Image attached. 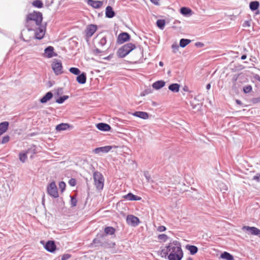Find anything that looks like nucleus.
Masks as SVG:
<instances>
[{"mask_svg":"<svg viewBox=\"0 0 260 260\" xmlns=\"http://www.w3.org/2000/svg\"><path fill=\"white\" fill-rule=\"evenodd\" d=\"M43 20V15L40 12L34 11L27 15L26 21H34L36 25H40Z\"/></svg>","mask_w":260,"mask_h":260,"instance_id":"20e7f679","label":"nucleus"},{"mask_svg":"<svg viewBox=\"0 0 260 260\" xmlns=\"http://www.w3.org/2000/svg\"><path fill=\"white\" fill-rule=\"evenodd\" d=\"M34 135V134H32L30 135L31 136H32Z\"/></svg>","mask_w":260,"mask_h":260,"instance_id":"774afa93","label":"nucleus"},{"mask_svg":"<svg viewBox=\"0 0 260 260\" xmlns=\"http://www.w3.org/2000/svg\"><path fill=\"white\" fill-rule=\"evenodd\" d=\"M44 53L45 56L47 58H51L57 55L56 53H54V48L51 46H48L45 49Z\"/></svg>","mask_w":260,"mask_h":260,"instance_id":"2eb2a0df","label":"nucleus"},{"mask_svg":"<svg viewBox=\"0 0 260 260\" xmlns=\"http://www.w3.org/2000/svg\"><path fill=\"white\" fill-rule=\"evenodd\" d=\"M53 95V93L51 91H49L47 92L40 100V103L42 104H45L51 100Z\"/></svg>","mask_w":260,"mask_h":260,"instance_id":"4be33fe9","label":"nucleus"},{"mask_svg":"<svg viewBox=\"0 0 260 260\" xmlns=\"http://www.w3.org/2000/svg\"><path fill=\"white\" fill-rule=\"evenodd\" d=\"M236 103L237 104H239V105H241L242 102L240 100H236Z\"/></svg>","mask_w":260,"mask_h":260,"instance_id":"680f3d73","label":"nucleus"},{"mask_svg":"<svg viewBox=\"0 0 260 260\" xmlns=\"http://www.w3.org/2000/svg\"><path fill=\"white\" fill-rule=\"evenodd\" d=\"M185 248L189 251V252L191 255L195 254L198 251V248L194 245H186Z\"/></svg>","mask_w":260,"mask_h":260,"instance_id":"bb28decb","label":"nucleus"},{"mask_svg":"<svg viewBox=\"0 0 260 260\" xmlns=\"http://www.w3.org/2000/svg\"><path fill=\"white\" fill-rule=\"evenodd\" d=\"M32 5L37 8H42L43 7V3L41 0H35L32 2Z\"/></svg>","mask_w":260,"mask_h":260,"instance_id":"c9c22d12","label":"nucleus"},{"mask_svg":"<svg viewBox=\"0 0 260 260\" xmlns=\"http://www.w3.org/2000/svg\"><path fill=\"white\" fill-rule=\"evenodd\" d=\"M149 93H150V89H147V90H145V91H144L143 92H142L141 94V95L145 96V95L148 94Z\"/></svg>","mask_w":260,"mask_h":260,"instance_id":"5fc2aeb1","label":"nucleus"},{"mask_svg":"<svg viewBox=\"0 0 260 260\" xmlns=\"http://www.w3.org/2000/svg\"><path fill=\"white\" fill-rule=\"evenodd\" d=\"M165 24L166 21L164 19H158L156 21L157 26L161 30L165 28Z\"/></svg>","mask_w":260,"mask_h":260,"instance_id":"f704fd0d","label":"nucleus"},{"mask_svg":"<svg viewBox=\"0 0 260 260\" xmlns=\"http://www.w3.org/2000/svg\"><path fill=\"white\" fill-rule=\"evenodd\" d=\"M180 85L178 83H172L169 86V89L173 92H178L179 91Z\"/></svg>","mask_w":260,"mask_h":260,"instance_id":"c756f323","label":"nucleus"},{"mask_svg":"<svg viewBox=\"0 0 260 260\" xmlns=\"http://www.w3.org/2000/svg\"><path fill=\"white\" fill-rule=\"evenodd\" d=\"M112 148V146H105L96 148L92 150V152L95 154H98L100 153H106L109 152Z\"/></svg>","mask_w":260,"mask_h":260,"instance_id":"9d476101","label":"nucleus"},{"mask_svg":"<svg viewBox=\"0 0 260 260\" xmlns=\"http://www.w3.org/2000/svg\"><path fill=\"white\" fill-rule=\"evenodd\" d=\"M195 46H196V47H200V48H201V47H203L204 46V44H203V43H202V42H198L196 43V44H195Z\"/></svg>","mask_w":260,"mask_h":260,"instance_id":"6e6d98bb","label":"nucleus"},{"mask_svg":"<svg viewBox=\"0 0 260 260\" xmlns=\"http://www.w3.org/2000/svg\"><path fill=\"white\" fill-rule=\"evenodd\" d=\"M9 123L4 121L0 123V136L4 134L8 129Z\"/></svg>","mask_w":260,"mask_h":260,"instance_id":"5701e85b","label":"nucleus"},{"mask_svg":"<svg viewBox=\"0 0 260 260\" xmlns=\"http://www.w3.org/2000/svg\"><path fill=\"white\" fill-rule=\"evenodd\" d=\"M220 257L222 259H225L226 260H234V257L233 255L226 251H224L221 254Z\"/></svg>","mask_w":260,"mask_h":260,"instance_id":"7c9ffc66","label":"nucleus"},{"mask_svg":"<svg viewBox=\"0 0 260 260\" xmlns=\"http://www.w3.org/2000/svg\"><path fill=\"white\" fill-rule=\"evenodd\" d=\"M69 184L71 186H74L76 184V180L75 178H71L69 181Z\"/></svg>","mask_w":260,"mask_h":260,"instance_id":"09e8293b","label":"nucleus"},{"mask_svg":"<svg viewBox=\"0 0 260 260\" xmlns=\"http://www.w3.org/2000/svg\"><path fill=\"white\" fill-rule=\"evenodd\" d=\"M47 191L49 196L54 198H57L59 196L57 188L54 181L51 182L48 185Z\"/></svg>","mask_w":260,"mask_h":260,"instance_id":"39448f33","label":"nucleus"},{"mask_svg":"<svg viewBox=\"0 0 260 260\" xmlns=\"http://www.w3.org/2000/svg\"><path fill=\"white\" fill-rule=\"evenodd\" d=\"M107 43V39L106 37H103L99 42V44L101 46H104Z\"/></svg>","mask_w":260,"mask_h":260,"instance_id":"c03bdc74","label":"nucleus"},{"mask_svg":"<svg viewBox=\"0 0 260 260\" xmlns=\"http://www.w3.org/2000/svg\"><path fill=\"white\" fill-rule=\"evenodd\" d=\"M93 177L94 185L98 190H102L104 184V178L103 175L98 171L93 173Z\"/></svg>","mask_w":260,"mask_h":260,"instance_id":"7ed1b4c3","label":"nucleus"},{"mask_svg":"<svg viewBox=\"0 0 260 260\" xmlns=\"http://www.w3.org/2000/svg\"><path fill=\"white\" fill-rule=\"evenodd\" d=\"M191 42V40L187 39H181L180 40L179 46L184 48L186 47L188 44H189Z\"/></svg>","mask_w":260,"mask_h":260,"instance_id":"473e14b6","label":"nucleus"},{"mask_svg":"<svg viewBox=\"0 0 260 260\" xmlns=\"http://www.w3.org/2000/svg\"><path fill=\"white\" fill-rule=\"evenodd\" d=\"M259 6V3L258 1H252L249 3V8L252 11H256Z\"/></svg>","mask_w":260,"mask_h":260,"instance_id":"c85d7f7f","label":"nucleus"},{"mask_svg":"<svg viewBox=\"0 0 260 260\" xmlns=\"http://www.w3.org/2000/svg\"><path fill=\"white\" fill-rule=\"evenodd\" d=\"M70 72L74 75H78L80 73V70L75 67H72L69 69Z\"/></svg>","mask_w":260,"mask_h":260,"instance_id":"ea45409f","label":"nucleus"},{"mask_svg":"<svg viewBox=\"0 0 260 260\" xmlns=\"http://www.w3.org/2000/svg\"><path fill=\"white\" fill-rule=\"evenodd\" d=\"M131 39L130 35L126 32L120 33L117 37V42L119 44H123V43L129 41Z\"/></svg>","mask_w":260,"mask_h":260,"instance_id":"6e6552de","label":"nucleus"},{"mask_svg":"<svg viewBox=\"0 0 260 260\" xmlns=\"http://www.w3.org/2000/svg\"><path fill=\"white\" fill-rule=\"evenodd\" d=\"M70 127L68 123H61L56 126L55 129L58 132L67 130Z\"/></svg>","mask_w":260,"mask_h":260,"instance_id":"a878e982","label":"nucleus"},{"mask_svg":"<svg viewBox=\"0 0 260 260\" xmlns=\"http://www.w3.org/2000/svg\"><path fill=\"white\" fill-rule=\"evenodd\" d=\"M159 65L160 66H161V67H162V66H163V65H164V63H163V62H162V61H159Z\"/></svg>","mask_w":260,"mask_h":260,"instance_id":"e2e57ef3","label":"nucleus"},{"mask_svg":"<svg viewBox=\"0 0 260 260\" xmlns=\"http://www.w3.org/2000/svg\"><path fill=\"white\" fill-rule=\"evenodd\" d=\"M71 255L70 254H64L62 255L61 260H67L71 257Z\"/></svg>","mask_w":260,"mask_h":260,"instance_id":"3c124183","label":"nucleus"},{"mask_svg":"<svg viewBox=\"0 0 260 260\" xmlns=\"http://www.w3.org/2000/svg\"><path fill=\"white\" fill-rule=\"evenodd\" d=\"M126 222L132 226H136L140 223V220L138 217L134 215H128L126 217Z\"/></svg>","mask_w":260,"mask_h":260,"instance_id":"0eeeda50","label":"nucleus"},{"mask_svg":"<svg viewBox=\"0 0 260 260\" xmlns=\"http://www.w3.org/2000/svg\"><path fill=\"white\" fill-rule=\"evenodd\" d=\"M87 3L88 5L91 6L94 9H99L101 8L103 4V2L102 1L95 0H87Z\"/></svg>","mask_w":260,"mask_h":260,"instance_id":"dca6fc26","label":"nucleus"},{"mask_svg":"<svg viewBox=\"0 0 260 260\" xmlns=\"http://www.w3.org/2000/svg\"><path fill=\"white\" fill-rule=\"evenodd\" d=\"M44 247L47 251L52 253L56 250V246L54 241H48L46 242Z\"/></svg>","mask_w":260,"mask_h":260,"instance_id":"ddd939ff","label":"nucleus"},{"mask_svg":"<svg viewBox=\"0 0 260 260\" xmlns=\"http://www.w3.org/2000/svg\"><path fill=\"white\" fill-rule=\"evenodd\" d=\"M169 254V251L168 246L166 247V249H162L160 252V255L161 256V257H166L167 256H168Z\"/></svg>","mask_w":260,"mask_h":260,"instance_id":"4c0bfd02","label":"nucleus"},{"mask_svg":"<svg viewBox=\"0 0 260 260\" xmlns=\"http://www.w3.org/2000/svg\"><path fill=\"white\" fill-rule=\"evenodd\" d=\"M159 1L160 0H150L151 2L154 4L155 5H156V6H159Z\"/></svg>","mask_w":260,"mask_h":260,"instance_id":"4d7b16f0","label":"nucleus"},{"mask_svg":"<svg viewBox=\"0 0 260 260\" xmlns=\"http://www.w3.org/2000/svg\"><path fill=\"white\" fill-rule=\"evenodd\" d=\"M191 9L187 7H182L180 9V13L184 16L191 14Z\"/></svg>","mask_w":260,"mask_h":260,"instance_id":"72a5a7b5","label":"nucleus"},{"mask_svg":"<svg viewBox=\"0 0 260 260\" xmlns=\"http://www.w3.org/2000/svg\"><path fill=\"white\" fill-rule=\"evenodd\" d=\"M115 243L109 242L108 241L104 239L101 247H103L105 248H113L115 246Z\"/></svg>","mask_w":260,"mask_h":260,"instance_id":"2f4dec72","label":"nucleus"},{"mask_svg":"<svg viewBox=\"0 0 260 260\" xmlns=\"http://www.w3.org/2000/svg\"><path fill=\"white\" fill-rule=\"evenodd\" d=\"M206 89H207V90L210 89V88H211V84H210V83L207 84L206 85Z\"/></svg>","mask_w":260,"mask_h":260,"instance_id":"052dcab7","label":"nucleus"},{"mask_svg":"<svg viewBox=\"0 0 260 260\" xmlns=\"http://www.w3.org/2000/svg\"><path fill=\"white\" fill-rule=\"evenodd\" d=\"M255 100L258 102H260V97L259 98H256L255 99Z\"/></svg>","mask_w":260,"mask_h":260,"instance_id":"0e129e2a","label":"nucleus"},{"mask_svg":"<svg viewBox=\"0 0 260 260\" xmlns=\"http://www.w3.org/2000/svg\"><path fill=\"white\" fill-rule=\"evenodd\" d=\"M247 58V55L246 54H243L241 56V59L242 60H244Z\"/></svg>","mask_w":260,"mask_h":260,"instance_id":"bf43d9fd","label":"nucleus"},{"mask_svg":"<svg viewBox=\"0 0 260 260\" xmlns=\"http://www.w3.org/2000/svg\"><path fill=\"white\" fill-rule=\"evenodd\" d=\"M167 228L164 225L159 226L157 229V231L159 232H165Z\"/></svg>","mask_w":260,"mask_h":260,"instance_id":"603ef678","label":"nucleus"},{"mask_svg":"<svg viewBox=\"0 0 260 260\" xmlns=\"http://www.w3.org/2000/svg\"><path fill=\"white\" fill-rule=\"evenodd\" d=\"M68 99H69L68 95L61 96L56 100V102L58 104H62Z\"/></svg>","mask_w":260,"mask_h":260,"instance_id":"58836bf2","label":"nucleus"},{"mask_svg":"<svg viewBox=\"0 0 260 260\" xmlns=\"http://www.w3.org/2000/svg\"><path fill=\"white\" fill-rule=\"evenodd\" d=\"M45 35V32L42 28H39L36 30L35 38L38 40H41Z\"/></svg>","mask_w":260,"mask_h":260,"instance_id":"393cba45","label":"nucleus"},{"mask_svg":"<svg viewBox=\"0 0 260 260\" xmlns=\"http://www.w3.org/2000/svg\"><path fill=\"white\" fill-rule=\"evenodd\" d=\"M144 175L148 182L152 181L151 176L149 175L148 172H145L144 173Z\"/></svg>","mask_w":260,"mask_h":260,"instance_id":"a18cd8bd","label":"nucleus"},{"mask_svg":"<svg viewBox=\"0 0 260 260\" xmlns=\"http://www.w3.org/2000/svg\"><path fill=\"white\" fill-rule=\"evenodd\" d=\"M115 229L112 226H106L104 229L105 236L107 235H113L115 233Z\"/></svg>","mask_w":260,"mask_h":260,"instance_id":"cd10ccee","label":"nucleus"},{"mask_svg":"<svg viewBox=\"0 0 260 260\" xmlns=\"http://www.w3.org/2000/svg\"><path fill=\"white\" fill-rule=\"evenodd\" d=\"M10 140V137L9 136H4L2 140V143L5 144L8 142Z\"/></svg>","mask_w":260,"mask_h":260,"instance_id":"49530a36","label":"nucleus"},{"mask_svg":"<svg viewBox=\"0 0 260 260\" xmlns=\"http://www.w3.org/2000/svg\"><path fill=\"white\" fill-rule=\"evenodd\" d=\"M105 238V235L104 234H97L96 238L93 240L92 244H94L95 247L102 246L103 240Z\"/></svg>","mask_w":260,"mask_h":260,"instance_id":"9b49d317","label":"nucleus"},{"mask_svg":"<svg viewBox=\"0 0 260 260\" xmlns=\"http://www.w3.org/2000/svg\"><path fill=\"white\" fill-rule=\"evenodd\" d=\"M96 128L103 132H109L111 130V127L110 125L107 123L101 122L96 124Z\"/></svg>","mask_w":260,"mask_h":260,"instance_id":"4468645a","label":"nucleus"},{"mask_svg":"<svg viewBox=\"0 0 260 260\" xmlns=\"http://www.w3.org/2000/svg\"><path fill=\"white\" fill-rule=\"evenodd\" d=\"M169 239V237L164 234H159L157 236V239L159 240L160 242H165Z\"/></svg>","mask_w":260,"mask_h":260,"instance_id":"e433bc0d","label":"nucleus"},{"mask_svg":"<svg viewBox=\"0 0 260 260\" xmlns=\"http://www.w3.org/2000/svg\"><path fill=\"white\" fill-rule=\"evenodd\" d=\"M188 260H192V258H191V257H189V258H188Z\"/></svg>","mask_w":260,"mask_h":260,"instance_id":"338daca9","label":"nucleus"},{"mask_svg":"<svg viewBox=\"0 0 260 260\" xmlns=\"http://www.w3.org/2000/svg\"><path fill=\"white\" fill-rule=\"evenodd\" d=\"M165 82L162 80H158L154 82L152 84V87L155 89H159L165 85Z\"/></svg>","mask_w":260,"mask_h":260,"instance_id":"b1692460","label":"nucleus"},{"mask_svg":"<svg viewBox=\"0 0 260 260\" xmlns=\"http://www.w3.org/2000/svg\"><path fill=\"white\" fill-rule=\"evenodd\" d=\"M169 254L168 256L169 260H181L183 256V251L180 243L176 240L170 243L168 246Z\"/></svg>","mask_w":260,"mask_h":260,"instance_id":"f257e3e1","label":"nucleus"},{"mask_svg":"<svg viewBox=\"0 0 260 260\" xmlns=\"http://www.w3.org/2000/svg\"><path fill=\"white\" fill-rule=\"evenodd\" d=\"M115 15V13L111 6H108L106 8L105 16L107 18H112Z\"/></svg>","mask_w":260,"mask_h":260,"instance_id":"aec40b11","label":"nucleus"},{"mask_svg":"<svg viewBox=\"0 0 260 260\" xmlns=\"http://www.w3.org/2000/svg\"><path fill=\"white\" fill-rule=\"evenodd\" d=\"M52 68L56 75L63 73L62 66L60 60L54 59L52 63Z\"/></svg>","mask_w":260,"mask_h":260,"instance_id":"423d86ee","label":"nucleus"},{"mask_svg":"<svg viewBox=\"0 0 260 260\" xmlns=\"http://www.w3.org/2000/svg\"><path fill=\"white\" fill-rule=\"evenodd\" d=\"M58 185H59V188L61 190V191L63 192L65 190V188L66 187V183L63 181H60Z\"/></svg>","mask_w":260,"mask_h":260,"instance_id":"37998d69","label":"nucleus"},{"mask_svg":"<svg viewBox=\"0 0 260 260\" xmlns=\"http://www.w3.org/2000/svg\"><path fill=\"white\" fill-rule=\"evenodd\" d=\"M97 29V26L95 24H89L86 27L85 30L86 36L87 38L91 37Z\"/></svg>","mask_w":260,"mask_h":260,"instance_id":"f8f14e48","label":"nucleus"},{"mask_svg":"<svg viewBox=\"0 0 260 260\" xmlns=\"http://www.w3.org/2000/svg\"><path fill=\"white\" fill-rule=\"evenodd\" d=\"M36 146L35 145H32L31 146L30 149L28 150L27 151L25 152H20L19 154V160L23 163L25 162L27 159V153H28V151H32L33 154H35L36 153Z\"/></svg>","mask_w":260,"mask_h":260,"instance_id":"1a4fd4ad","label":"nucleus"},{"mask_svg":"<svg viewBox=\"0 0 260 260\" xmlns=\"http://www.w3.org/2000/svg\"><path fill=\"white\" fill-rule=\"evenodd\" d=\"M172 49L174 53H176L178 51L179 46L177 44H173L172 45Z\"/></svg>","mask_w":260,"mask_h":260,"instance_id":"de8ad7c7","label":"nucleus"},{"mask_svg":"<svg viewBox=\"0 0 260 260\" xmlns=\"http://www.w3.org/2000/svg\"><path fill=\"white\" fill-rule=\"evenodd\" d=\"M102 51L101 50H100L98 48H96L94 50H93V53L95 54H99L100 53H102Z\"/></svg>","mask_w":260,"mask_h":260,"instance_id":"13d9d810","label":"nucleus"},{"mask_svg":"<svg viewBox=\"0 0 260 260\" xmlns=\"http://www.w3.org/2000/svg\"><path fill=\"white\" fill-rule=\"evenodd\" d=\"M123 198L128 201H140L142 199L141 197L136 196L131 192H129L127 194L124 196Z\"/></svg>","mask_w":260,"mask_h":260,"instance_id":"6ab92c4d","label":"nucleus"},{"mask_svg":"<svg viewBox=\"0 0 260 260\" xmlns=\"http://www.w3.org/2000/svg\"><path fill=\"white\" fill-rule=\"evenodd\" d=\"M76 80L79 84H85L86 82V74L84 72L80 73L77 77Z\"/></svg>","mask_w":260,"mask_h":260,"instance_id":"412c9836","label":"nucleus"},{"mask_svg":"<svg viewBox=\"0 0 260 260\" xmlns=\"http://www.w3.org/2000/svg\"><path fill=\"white\" fill-rule=\"evenodd\" d=\"M256 79H257L258 81H260V77L257 76V78H256Z\"/></svg>","mask_w":260,"mask_h":260,"instance_id":"69168bd1","label":"nucleus"},{"mask_svg":"<svg viewBox=\"0 0 260 260\" xmlns=\"http://www.w3.org/2000/svg\"><path fill=\"white\" fill-rule=\"evenodd\" d=\"M243 229L249 232L251 235L255 236L260 235V230L255 227L245 226L243 227Z\"/></svg>","mask_w":260,"mask_h":260,"instance_id":"a211bd4d","label":"nucleus"},{"mask_svg":"<svg viewBox=\"0 0 260 260\" xmlns=\"http://www.w3.org/2000/svg\"><path fill=\"white\" fill-rule=\"evenodd\" d=\"M71 198V205L72 207H75L77 205V200L76 197L70 196Z\"/></svg>","mask_w":260,"mask_h":260,"instance_id":"79ce46f5","label":"nucleus"},{"mask_svg":"<svg viewBox=\"0 0 260 260\" xmlns=\"http://www.w3.org/2000/svg\"><path fill=\"white\" fill-rule=\"evenodd\" d=\"M252 87L250 85L244 86L243 88V91L245 93H248L251 91Z\"/></svg>","mask_w":260,"mask_h":260,"instance_id":"a19ab883","label":"nucleus"},{"mask_svg":"<svg viewBox=\"0 0 260 260\" xmlns=\"http://www.w3.org/2000/svg\"><path fill=\"white\" fill-rule=\"evenodd\" d=\"M135 48V45L132 43L125 44L118 49L117 55L119 58H123Z\"/></svg>","mask_w":260,"mask_h":260,"instance_id":"f03ea898","label":"nucleus"},{"mask_svg":"<svg viewBox=\"0 0 260 260\" xmlns=\"http://www.w3.org/2000/svg\"><path fill=\"white\" fill-rule=\"evenodd\" d=\"M131 114L135 117H139L142 119H147L149 118V114L143 111H136Z\"/></svg>","mask_w":260,"mask_h":260,"instance_id":"f3484780","label":"nucleus"},{"mask_svg":"<svg viewBox=\"0 0 260 260\" xmlns=\"http://www.w3.org/2000/svg\"><path fill=\"white\" fill-rule=\"evenodd\" d=\"M252 180L259 182L260 181V173H257L256 175L254 176L252 178Z\"/></svg>","mask_w":260,"mask_h":260,"instance_id":"8fccbe9b","label":"nucleus"},{"mask_svg":"<svg viewBox=\"0 0 260 260\" xmlns=\"http://www.w3.org/2000/svg\"><path fill=\"white\" fill-rule=\"evenodd\" d=\"M250 21H251V20L250 21L249 20L245 21L242 24L243 27H249L250 26Z\"/></svg>","mask_w":260,"mask_h":260,"instance_id":"864d4df0","label":"nucleus"}]
</instances>
